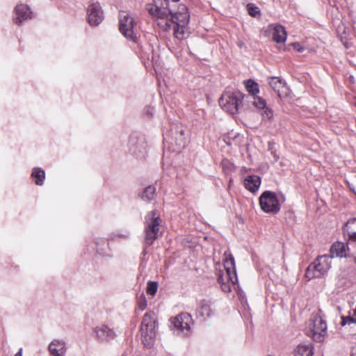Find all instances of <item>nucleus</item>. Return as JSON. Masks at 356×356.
<instances>
[{"label": "nucleus", "mask_w": 356, "mask_h": 356, "mask_svg": "<svg viewBox=\"0 0 356 356\" xmlns=\"http://www.w3.org/2000/svg\"><path fill=\"white\" fill-rule=\"evenodd\" d=\"M311 332L313 339L316 342H321L327 333L326 322L321 317H315L311 325Z\"/></svg>", "instance_id": "f8f14e48"}, {"label": "nucleus", "mask_w": 356, "mask_h": 356, "mask_svg": "<svg viewBox=\"0 0 356 356\" xmlns=\"http://www.w3.org/2000/svg\"><path fill=\"white\" fill-rule=\"evenodd\" d=\"M245 95L239 90L224 92L219 99V104L222 108L230 114L238 113Z\"/></svg>", "instance_id": "423d86ee"}, {"label": "nucleus", "mask_w": 356, "mask_h": 356, "mask_svg": "<svg viewBox=\"0 0 356 356\" xmlns=\"http://www.w3.org/2000/svg\"><path fill=\"white\" fill-rule=\"evenodd\" d=\"M346 324H348V321H347V317L346 316H341V325L342 326H344L346 325Z\"/></svg>", "instance_id": "a19ab883"}, {"label": "nucleus", "mask_w": 356, "mask_h": 356, "mask_svg": "<svg viewBox=\"0 0 356 356\" xmlns=\"http://www.w3.org/2000/svg\"><path fill=\"white\" fill-rule=\"evenodd\" d=\"M261 183V178L257 175H248L244 179L245 188L253 193L259 190Z\"/></svg>", "instance_id": "a211bd4d"}, {"label": "nucleus", "mask_w": 356, "mask_h": 356, "mask_svg": "<svg viewBox=\"0 0 356 356\" xmlns=\"http://www.w3.org/2000/svg\"><path fill=\"white\" fill-rule=\"evenodd\" d=\"M117 236L124 239H128L130 237V232L129 231H125L122 233H118Z\"/></svg>", "instance_id": "f704fd0d"}, {"label": "nucleus", "mask_w": 356, "mask_h": 356, "mask_svg": "<svg viewBox=\"0 0 356 356\" xmlns=\"http://www.w3.org/2000/svg\"><path fill=\"white\" fill-rule=\"evenodd\" d=\"M138 306L140 310L143 311L147 307V301L145 296L144 295H142L138 302Z\"/></svg>", "instance_id": "473e14b6"}, {"label": "nucleus", "mask_w": 356, "mask_h": 356, "mask_svg": "<svg viewBox=\"0 0 356 356\" xmlns=\"http://www.w3.org/2000/svg\"><path fill=\"white\" fill-rule=\"evenodd\" d=\"M96 244L97 252L103 256L108 255V242L105 238H97L95 241Z\"/></svg>", "instance_id": "5701e85b"}, {"label": "nucleus", "mask_w": 356, "mask_h": 356, "mask_svg": "<svg viewBox=\"0 0 356 356\" xmlns=\"http://www.w3.org/2000/svg\"><path fill=\"white\" fill-rule=\"evenodd\" d=\"M150 109H151L150 108H148L147 113L148 115H152V111H150Z\"/></svg>", "instance_id": "c03bdc74"}, {"label": "nucleus", "mask_w": 356, "mask_h": 356, "mask_svg": "<svg viewBox=\"0 0 356 356\" xmlns=\"http://www.w3.org/2000/svg\"><path fill=\"white\" fill-rule=\"evenodd\" d=\"M136 25L134 17L127 11L119 13V31L127 40L133 42H138V37L134 29Z\"/></svg>", "instance_id": "39448f33"}, {"label": "nucleus", "mask_w": 356, "mask_h": 356, "mask_svg": "<svg viewBox=\"0 0 356 356\" xmlns=\"http://www.w3.org/2000/svg\"><path fill=\"white\" fill-rule=\"evenodd\" d=\"M161 218L158 211L153 210L147 213L144 221V239L147 245H153L159 237Z\"/></svg>", "instance_id": "7ed1b4c3"}, {"label": "nucleus", "mask_w": 356, "mask_h": 356, "mask_svg": "<svg viewBox=\"0 0 356 356\" xmlns=\"http://www.w3.org/2000/svg\"><path fill=\"white\" fill-rule=\"evenodd\" d=\"M350 261H353L356 264V252H352L349 258Z\"/></svg>", "instance_id": "58836bf2"}, {"label": "nucleus", "mask_w": 356, "mask_h": 356, "mask_svg": "<svg viewBox=\"0 0 356 356\" xmlns=\"http://www.w3.org/2000/svg\"><path fill=\"white\" fill-rule=\"evenodd\" d=\"M87 15L88 22L92 26H98L104 19L103 10L97 2L88 6Z\"/></svg>", "instance_id": "ddd939ff"}, {"label": "nucleus", "mask_w": 356, "mask_h": 356, "mask_svg": "<svg viewBox=\"0 0 356 356\" xmlns=\"http://www.w3.org/2000/svg\"><path fill=\"white\" fill-rule=\"evenodd\" d=\"M193 319L188 313H181L170 319V328L173 333L179 337H188L191 334Z\"/></svg>", "instance_id": "6e6552de"}, {"label": "nucleus", "mask_w": 356, "mask_h": 356, "mask_svg": "<svg viewBox=\"0 0 356 356\" xmlns=\"http://www.w3.org/2000/svg\"><path fill=\"white\" fill-rule=\"evenodd\" d=\"M343 230L356 232V218L349 219L343 226Z\"/></svg>", "instance_id": "c756f323"}, {"label": "nucleus", "mask_w": 356, "mask_h": 356, "mask_svg": "<svg viewBox=\"0 0 356 356\" xmlns=\"http://www.w3.org/2000/svg\"><path fill=\"white\" fill-rule=\"evenodd\" d=\"M14 13L13 22L17 25H21L24 21L32 18L33 12L29 6L20 3L15 7Z\"/></svg>", "instance_id": "2eb2a0df"}, {"label": "nucleus", "mask_w": 356, "mask_h": 356, "mask_svg": "<svg viewBox=\"0 0 356 356\" xmlns=\"http://www.w3.org/2000/svg\"><path fill=\"white\" fill-rule=\"evenodd\" d=\"M247 10H248V14L250 16L254 17L259 16L261 14L259 8L257 6H255L254 3H248L247 5Z\"/></svg>", "instance_id": "c85d7f7f"}, {"label": "nucleus", "mask_w": 356, "mask_h": 356, "mask_svg": "<svg viewBox=\"0 0 356 356\" xmlns=\"http://www.w3.org/2000/svg\"><path fill=\"white\" fill-rule=\"evenodd\" d=\"M349 188H350V190L351 191H353L354 193H355V192H356V191H355V188H354V187H353V186H351L350 185H349Z\"/></svg>", "instance_id": "37998d69"}, {"label": "nucleus", "mask_w": 356, "mask_h": 356, "mask_svg": "<svg viewBox=\"0 0 356 356\" xmlns=\"http://www.w3.org/2000/svg\"><path fill=\"white\" fill-rule=\"evenodd\" d=\"M156 321L152 316L146 313L142 319L140 331L142 343L147 348H151L154 346L156 339Z\"/></svg>", "instance_id": "20e7f679"}, {"label": "nucleus", "mask_w": 356, "mask_h": 356, "mask_svg": "<svg viewBox=\"0 0 356 356\" xmlns=\"http://www.w3.org/2000/svg\"><path fill=\"white\" fill-rule=\"evenodd\" d=\"M94 332L97 339L101 342H108L114 339L116 336L113 330L106 325L97 326Z\"/></svg>", "instance_id": "f3484780"}, {"label": "nucleus", "mask_w": 356, "mask_h": 356, "mask_svg": "<svg viewBox=\"0 0 356 356\" xmlns=\"http://www.w3.org/2000/svg\"><path fill=\"white\" fill-rule=\"evenodd\" d=\"M293 47L298 51L302 52L303 48L300 46L299 43H294Z\"/></svg>", "instance_id": "4c0bfd02"}, {"label": "nucleus", "mask_w": 356, "mask_h": 356, "mask_svg": "<svg viewBox=\"0 0 356 356\" xmlns=\"http://www.w3.org/2000/svg\"><path fill=\"white\" fill-rule=\"evenodd\" d=\"M295 356H312L313 348L307 344H299L294 350Z\"/></svg>", "instance_id": "b1692460"}, {"label": "nucleus", "mask_w": 356, "mask_h": 356, "mask_svg": "<svg viewBox=\"0 0 356 356\" xmlns=\"http://www.w3.org/2000/svg\"><path fill=\"white\" fill-rule=\"evenodd\" d=\"M218 282L220 285H222V284H224L225 282V278L223 277L222 275H220L218 277Z\"/></svg>", "instance_id": "ea45409f"}, {"label": "nucleus", "mask_w": 356, "mask_h": 356, "mask_svg": "<svg viewBox=\"0 0 356 356\" xmlns=\"http://www.w3.org/2000/svg\"><path fill=\"white\" fill-rule=\"evenodd\" d=\"M253 99L252 104L258 109L263 110L266 107V100L259 97H252Z\"/></svg>", "instance_id": "cd10ccee"}, {"label": "nucleus", "mask_w": 356, "mask_h": 356, "mask_svg": "<svg viewBox=\"0 0 356 356\" xmlns=\"http://www.w3.org/2000/svg\"><path fill=\"white\" fill-rule=\"evenodd\" d=\"M224 266L227 273V283L225 282L220 285V287L224 292L228 293L231 291V285L229 282L234 285L238 282L235 269L234 258L232 255H229V258L226 259L224 261Z\"/></svg>", "instance_id": "9b49d317"}, {"label": "nucleus", "mask_w": 356, "mask_h": 356, "mask_svg": "<svg viewBox=\"0 0 356 356\" xmlns=\"http://www.w3.org/2000/svg\"><path fill=\"white\" fill-rule=\"evenodd\" d=\"M351 250L348 246V243L341 241L334 242L330 248V258H346L349 259L351 254Z\"/></svg>", "instance_id": "4468645a"}, {"label": "nucleus", "mask_w": 356, "mask_h": 356, "mask_svg": "<svg viewBox=\"0 0 356 356\" xmlns=\"http://www.w3.org/2000/svg\"><path fill=\"white\" fill-rule=\"evenodd\" d=\"M343 231L344 235L348 236L349 241H351L353 242L356 241V232H353V231H350V230H348V231L343 230Z\"/></svg>", "instance_id": "72a5a7b5"}, {"label": "nucleus", "mask_w": 356, "mask_h": 356, "mask_svg": "<svg viewBox=\"0 0 356 356\" xmlns=\"http://www.w3.org/2000/svg\"><path fill=\"white\" fill-rule=\"evenodd\" d=\"M15 356H22V348H19V351L15 354Z\"/></svg>", "instance_id": "79ce46f5"}, {"label": "nucleus", "mask_w": 356, "mask_h": 356, "mask_svg": "<svg viewBox=\"0 0 356 356\" xmlns=\"http://www.w3.org/2000/svg\"><path fill=\"white\" fill-rule=\"evenodd\" d=\"M180 0H153L146 5L147 11L154 17L164 19V24L158 23L164 31L172 29L175 37L183 40L190 21L187 6L179 3Z\"/></svg>", "instance_id": "f257e3e1"}, {"label": "nucleus", "mask_w": 356, "mask_h": 356, "mask_svg": "<svg viewBox=\"0 0 356 356\" xmlns=\"http://www.w3.org/2000/svg\"><path fill=\"white\" fill-rule=\"evenodd\" d=\"M268 83L280 98L288 96L289 88L284 80L275 76L271 77Z\"/></svg>", "instance_id": "dca6fc26"}, {"label": "nucleus", "mask_w": 356, "mask_h": 356, "mask_svg": "<svg viewBox=\"0 0 356 356\" xmlns=\"http://www.w3.org/2000/svg\"><path fill=\"white\" fill-rule=\"evenodd\" d=\"M211 302L207 300H202L199 303L197 313L202 317H209L211 315Z\"/></svg>", "instance_id": "412c9836"}, {"label": "nucleus", "mask_w": 356, "mask_h": 356, "mask_svg": "<svg viewBox=\"0 0 356 356\" xmlns=\"http://www.w3.org/2000/svg\"><path fill=\"white\" fill-rule=\"evenodd\" d=\"M31 177L35 179V184L42 186L45 179V171L41 168H34L31 172Z\"/></svg>", "instance_id": "4be33fe9"}, {"label": "nucleus", "mask_w": 356, "mask_h": 356, "mask_svg": "<svg viewBox=\"0 0 356 356\" xmlns=\"http://www.w3.org/2000/svg\"><path fill=\"white\" fill-rule=\"evenodd\" d=\"M158 289V283L155 281H149L147 286V293L154 296Z\"/></svg>", "instance_id": "7c9ffc66"}, {"label": "nucleus", "mask_w": 356, "mask_h": 356, "mask_svg": "<svg viewBox=\"0 0 356 356\" xmlns=\"http://www.w3.org/2000/svg\"><path fill=\"white\" fill-rule=\"evenodd\" d=\"M138 195L143 201L149 203L155 198L156 187L149 185L138 193Z\"/></svg>", "instance_id": "6ab92c4d"}, {"label": "nucleus", "mask_w": 356, "mask_h": 356, "mask_svg": "<svg viewBox=\"0 0 356 356\" xmlns=\"http://www.w3.org/2000/svg\"><path fill=\"white\" fill-rule=\"evenodd\" d=\"M259 204L263 211L268 213L276 214L280 210V203L276 193L265 191L259 198Z\"/></svg>", "instance_id": "9d476101"}, {"label": "nucleus", "mask_w": 356, "mask_h": 356, "mask_svg": "<svg viewBox=\"0 0 356 356\" xmlns=\"http://www.w3.org/2000/svg\"><path fill=\"white\" fill-rule=\"evenodd\" d=\"M262 115L263 118L268 119V120L271 121L273 118V111L272 109L266 107L264 109L262 110Z\"/></svg>", "instance_id": "2f4dec72"}, {"label": "nucleus", "mask_w": 356, "mask_h": 356, "mask_svg": "<svg viewBox=\"0 0 356 356\" xmlns=\"http://www.w3.org/2000/svg\"><path fill=\"white\" fill-rule=\"evenodd\" d=\"M244 85L246 90L251 95L252 97H254L259 92V85L252 79H248L244 81Z\"/></svg>", "instance_id": "393cba45"}, {"label": "nucleus", "mask_w": 356, "mask_h": 356, "mask_svg": "<svg viewBox=\"0 0 356 356\" xmlns=\"http://www.w3.org/2000/svg\"><path fill=\"white\" fill-rule=\"evenodd\" d=\"M64 343L58 340L52 341L49 345V350L51 354L54 356H62L60 353V350L58 349V347H60L62 349L63 348Z\"/></svg>", "instance_id": "a878e982"}, {"label": "nucleus", "mask_w": 356, "mask_h": 356, "mask_svg": "<svg viewBox=\"0 0 356 356\" xmlns=\"http://www.w3.org/2000/svg\"><path fill=\"white\" fill-rule=\"evenodd\" d=\"M355 194L356 195V192H355Z\"/></svg>", "instance_id": "a18cd8bd"}, {"label": "nucleus", "mask_w": 356, "mask_h": 356, "mask_svg": "<svg viewBox=\"0 0 356 356\" xmlns=\"http://www.w3.org/2000/svg\"><path fill=\"white\" fill-rule=\"evenodd\" d=\"M152 245H147L145 243V239L143 240V251H142V256L143 257H145L146 256V254H147V248L151 246Z\"/></svg>", "instance_id": "c9c22d12"}, {"label": "nucleus", "mask_w": 356, "mask_h": 356, "mask_svg": "<svg viewBox=\"0 0 356 356\" xmlns=\"http://www.w3.org/2000/svg\"><path fill=\"white\" fill-rule=\"evenodd\" d=\"M347 317V321H348V324L350 325L351 323H355L356 324V318H354L353 316H346Z\"/></svg>", "instance_id": "e433bc0d"}, {"label": "nucleus", "mask_w": 356, "mask_h": 356, "mask_svg": "<svg viewBox=\"0 0 356 356\" xmlns=\"http://www.w3.org/2000/svg\"><path fill=\"white\" fill-rule=\"evenodd\" d=\"M330 268V257L327 254L321 255L316 258L306 269L305 277L308 280L321 277Z\"/></svg>", "instance_id": "1a4fd4ad"}, {"label": "nucleus", "mask_w": 356, "mask_h": 356, "mask_svg": "<svg viewBox=\"0 0 356 356\" xmlns=\"http://www.w3.org/2000/svg\"><path fill=\"white\" fill-rule=\"evenodd\" d=\"M276 143L274 140H270L268 143V151L270 153L273 157L274 163L278 161L280 156L277 154V149L275 147Z\"/></svg>", "instance_id": "bb28decb"}, {"label": "nucleus", "mask_w": 356, "mask_h": 356, "mask_svg": "<svg viewBox=\"0 0 356 356\" xmlns=\"http://www.w3.org/2000/svg\"><path fill=\"white\" fill-rule=\"evenodd\" d=\"M273 39L277 43L284 42L286 40V32L280 24L275 25L273 31Z\"/></svg>", "instance_id": "aec40b11"}, {"label": "nucleus", "mask_w": 356, "mask_h": 356, "mask_svg": "<svg viewBox=\"0 0 356 356\" xmlns=\"http://www.w3.org/2000/svg\"><path fill=\"white\" fill-rule=\"evenodd\" d=\"M163 136L165 147L173 152H179L186 146L185 131L180 124H171L170 129Z\"/></svg>", "instance_id": "f03ea898"}, {"label": "nucleus", "mask_w": 356, "mask_h": 356, "mask_svg": "<svg viewBox=\"0 0 356 356\" xmlns=\"http://www.w3.org/2000/svg\"><path fill=\"white\" fill-rule=\"evenodd\" d=\"M128 148L130 154L136 159H145L147 145L145 135L136 131L131 133L129 137Z\"/></svg>", "instance_id": "0eeeda50"}]
</instances>
